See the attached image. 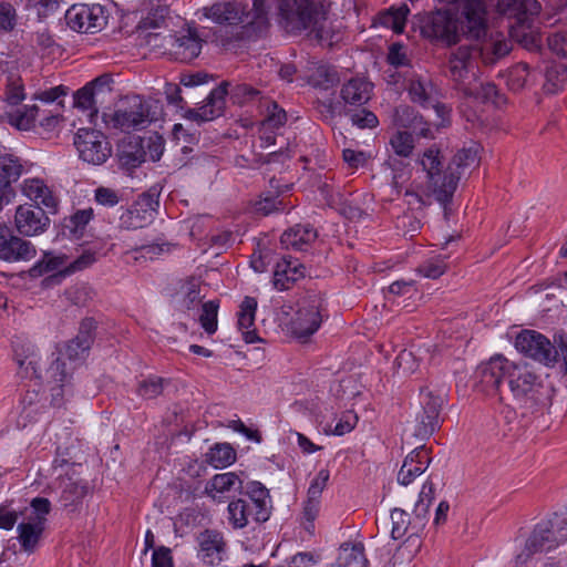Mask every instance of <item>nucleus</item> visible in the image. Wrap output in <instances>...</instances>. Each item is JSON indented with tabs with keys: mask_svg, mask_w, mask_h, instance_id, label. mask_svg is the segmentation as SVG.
<instances>
[{
	"mask_svg": "<svg viewBox=\"0 0 567 567\" xmlns=\"http://www.w3.org/2000/svg\"><path fill=\"white\" fill-rule=\"evenodd\" d=\"M244 498L256 497L258 499V506L260 509L255 511L254 520L256 523H265L270 518L271 515V499L269 491L264 484L257 481H250L243 483V488L239 492Z\"/></svg>",
	"mask_w": 567,
	"mask_h": 567,
	"instance_id": "nucleus-28",
	"label": "nucleus"
},
{
	"mask_svg": "<svg viewBox=\"0 0 567 567\" xmlns=\"http://www.w3.org/2000/svg\"><path fill=\"white\" fill-rule=\"evenodd\" d=\"M205 16L219 24H241L244 33L249 38L261 37L269 28L266 0H254L251 9L240 1L214 3L205 8Z\"/></svg>",
	"mask_w": 567,
	"mask_h": 567,
	"instance_id": "nucleus-2",
	"label": "nucleus"
},
{
	"mask_svg": "<svg viewBox=\"0 0 567 567\" xmlns=\"http://www.w3.org/2000/svg\"><path fill=\"white\" fill-rule=\"evenodd\" d=\"M442 158L441 151L435 145H432L423 152L420 164L426 173V178L430 177L432 173L443 171Z\"/></svg>",
	"mask_w": 567,
	"mask_h": 567,
	"instance_id": "nucleus-54",
	"label": "nucleus"
},
{
	"mask_svg": "<svg viewBox=\"0 0 567 567\" xmlns=\"http://www.w3.org/2000/svg\"><path fill=\"white\" fill-rule=\"evenodd\" d=\"M392 530L391 536L393 539H401L404 536L411 538L419 536L422 530L416 529V520L411 518L410 514L401 508L391 511Z\"/></svg>",
	"mask_w": 567,
	"mask_h": 567,
	"instance_id": "nucleus-37",
	"label": "nucleus"
},
{
	"mask_svg": "<svg viewBox=\"0 0 567 567\" xmlns=\"http://www.w3.org/2000/svg\"><path fill=\"white\" fill-rule=\"evenodd\" d=\"M45 378L49 382L55 384L51 389L52 391H58L55 394H52L55 399V396L62 395L63 386L71 379V374L66 371L65 362L60 357H56L45 370Z\"/></svg>",
	"mask_w": 567,
	"mask_h": 567,
	"instance_id": "nucleus-42",
	"label": "nucleus"
},
{
	"mask_svg": "<svg viewBox=\"0 0 567 567\" xmlns=\"http://www.w3.org/2000/svg\"><path fill=\"white\" fill-rule=\"evenodd\" d=\"M25 97L24 87L19 76H9L6 89V101L10 105H18Z\"/></svg>",
	"mask_w": 567,
	"mask_h": 567,
	"instance_id": "nucleus-59",
	"label": "nucleus"
},
{
	"mask_svg": "<svg viewBox=\"0 0 567 567\" xmlns=\"http://www.w3.org/2000/svg\"><path fill=\"white\" fill-rule=\"evenodd\" d=\"M537 0H497L496 9L499 13L516 18L523 22L526 17L536 16L540 11Z\"/></svg>",
	"mask_w": 567,
	"mask_h": 567,
	"instance_id": "nucleus-34",
	"label": "nucleus"
},
{
	"mask_svg": "<svg viewBox=\"0 0 567 567\" xmlns=\"http://www.w3.org/2000/svg\"><path fill=\"white\" fill-rule=\"evenodd\" d=\"M256 310V298L249 296L245 297L240 303L237 324L246 343H255L259 340L256 329L250 330L255 324Z\"/></svg>",
	"mask_w": 567,
	"mask_h": 567,
	"instance_id": "nucleus-33",
	"label": "nucleus"
},
{
	"mask_svg": "<svg viewBox=\"0 0 567 567\" xmlns=\"http://www.w3.org/2000/svg\"><path fill=\"white\" fill-rule=\"evenodd\" d=\"M476 373L486 394L498 392L503 380H507L514 399L528 410L545 406L550 400V389L527 363H514L502 354H496L480 364Z\"/></svg>",
	"mask_w": 567,
	"mask_h": 567,
	"instance_id": "nucleus-1",
	"label": "nucleus"
},
{
	"mask_svg": "<svg viewBox=\"0 0 567 567\" xmlns=\"http://www.w3.org/2000/svg\"><path fill=\"white\" fill-rule=\"evenodd\" d=\"M266 105L268 114L261 122L262 127L266 130H277L282 127L287 122L286 111L275 101H268Z\"/></svg>",
	"mask_w": 567,
	"mask_h": 567,
	"instance_id": "nucleus-52",
	"label": "nucleus"
},
{
	"mask_svg": "<svg viewBox=\"0 0 567 567\" xmlns=\"http://www.w3.org/2000/svg\"><path fill=\"white\" fill-rule=\"evenodd\" d=\"M24 172L21 159L9 153L0 154V194L4 198H13L16 184Z\"/></svg>",
	"mask_w": 567,
	"mask_h": 567,
	"instance_id": "nucleus-22",
	"label": "nucleus"
},
{
	"mask_svg": "<svg viewBox=\"0 0 567 567\" xmlns=\"http://www.w3.org/2000/svg\"><path fill=\"white\" fill-rule=\"evenodd\" d=\"M14 225L19 234L31 237L44 233L50 226V218L41 206L23 204L16 209Z\"/></svg>",
	"mask_w": 567,
	"mask_h": 567,
	"instance_id": "nucleus-16",
	"label": "nucleus"
},
{
	"mask_svg": "<svg viewBox=\"0 0 567 567\" xmlns=\"http://www.w3.org/2000/svg\"><path fill=\"white\" fill-rule=\"evenodd\" d=\"M165 383H168L166 379L157 375H151L138 383L136 392L141 398L152 400L163 393Z\"/></svg>",
	"mask_w": 567,
	"mask_h": 567,
	"instance_id": "nucleus-49",
	"label": "nucleus"
},
{
	"mask_svg": "<svg viewBox=\"0 0 567 567\" xmlns=\"http://www.w3.org/2000/svg\"><path fill=\"white\" fill-rule=\"evenodd\" d=\"M443 398L431 391L421 390L420 408L415 412V426L413 435L426 440L440 427V412Z\"/></svg>",
	"mask_w": 567,
	"mask_h": 567,
	"instance_id": "nucleus-10",
	"label": "nucleus"
},
{
	"mask_svg": "<svg viewBox=\"0 0 567 567\" xmlns=\"http://www.w3.org/2000/svg\"><path fill=\"white\" fill-rule=\"evenodd\" d=\"M406 4H402L398 9H390L379 14L378 21L381 25L390 28L394 33H402L406 22V16L409 13Z\"/></svg>",
	"mask_w": 567,
	"mask_h": 567,
	"instance_id": "nucleus-44",
	"label": "nucleus"
},
{
	"mask_svg": "<svg viewBox=\"0 0 567 567\" xmlns=\"http://www.w3.org/2000/svg\"><path fill=\"white\" fill-rule=\"evenodd\" d=\"M324 299L320 293H307L299 303L292 322L293 332L299 338L312 336L321 326Z\"/></svg>",
	"mask_w": 567,
	"mask_h": 567,
	"instance_id": "nucleus-9",
	"label": "nucleus"
},
{
	"mask_svg": "<svg viewBox=\"0 0 567 567\" xmlns=\"http://www.w3.org/2000/svg\"><path fill=\"white\" fill-rule=\"evenodd\" d=\"M80 157L93 165H101L111 156L112 148L104 134L99 131L80 128L74 137Z\"/></svg>",
	"mask_w": 567,
	"mask_h": 567,
	"instance_id": "nucleus-11",
	"label": "nucleus"
},
{
	"mask_svg": "<svg viewBox=\"0 0 567 567\" xmlns=\"http://www.w3.org/2000/svg\"><path fill=\"white\" fill-rule=\"evenodd\" d=\"M102 120L107 127L131 132L144 128L150 120V109L141 99H133L113 113H102Z\"/></svg>",
	"mask_w": 567,
	"mask_h": 567,
	"instance_id": "nucleus-8",
	"label": "nucleus"
},
{
	"mask_svg": "<svg viewBox=\"0 0 567 567\" xmlns=\"http://www.w3.org/2000/svg\"><path fill=\"white\" fill-rule=\"evenodd\" d=\"M556 547L558 544L554 520L537 524L526 542V549L529 554L550 551Z\"/></svg>",
	"mask_w": 567,
	"mask_h": 567,
	"instance_id": "nucleus-27",
	"label": "nucleus"
},
{
	"mask_svg": "<svg viewBox=\"0 0 567 567\" xmlns=\"http://www.w3.org/2000/svg\"><path fill=\"white\" fill-rule=\"evenodd\" d=\"M477 150L475 147L462 148L457 151L447 164L460 177L465 169L477 163Z\"/></svg>",
	"mask_w": 567,
	"mask_h": 567,
	"instance_id": "nucleus-48",
	"label": "nucleus"
},
{
	"mask_svg": "<svg viewBox=\"0 0 567 567\" xmlns=\"http://www.w3.org/2000/svg\"><path fill=\"white\" fill-rule=\"evenodd\" d=\"M93 208L79 209L72 214L64 221V227L69 230L70 235L75 238H82L87 224L93 219Z\"/></svg>",
	"mask_w": 567,
	"mask_h": 567,
	"instance_id": "nucleus-45",
	"label": "nucleus"
},
{
	"mask_svg": "<svg viewBox=\"0 0 567 567\" xmlns=\"http://www.w3.org/2000/svg\"><path fill=\"white\" fill-rule=\"evenodd\" d=\"M320 498L311 495H307V501L303 504L302 515L307 524L305 525L306 530L312 533L315 529V519L319 514Z\"/></svg>",
	"mask_w": 567,
	"mask_h": 567,
	"instance_id": "nucleus-62",
	"label": "nucleus"
},
{
	"mask_svg": "<svg viewBox=\"0 0 567 567\" xmlns=\"http://www.w3.org/2000/svg\"><path fill=\"white\" fill-rule=\"evenodd\" d=\"M39 113L40 109L38 105L28 106L23 112L18 111L12 115L10 123L19 130L28 131L34 126Z\"/></svg>",
	"mask_w": 567,
	"mask_h": 567,
	"instance_id": "nucleus-56",
	"label": "nucleus"
},
{
	"mask_svg": "<svg viewBox=\"0 0 567 567\" xmlns=\"http://www.w3.org/2000/svg\"><path fill=\"white\" fill-rule=\"evenodd\" d=\"M236 455L229 443H215L205 454V462L215 468H225L236 461Z\"/></svg>",
	"mask_w": 567,
	"mask_h": 567,
	"instance_id": "nucleus-39",
	"label": "nucleus"
},
{
	"mask_svg": "<svg viewBox=\"0 0 567 567\" xmlns=\"http://www.w3.org/2000/svg\"><path fill=\"white\" fill-rule=\"evenodd\" d=\"M172 49L176 60L190 62L200 53L202 39L198 37L196 30L188 28L186 34L175 38Z\"/></svg>",
	"mask_w": 567,
	"mask_h": 567,
	"instance_id": "nucleus-31",
	"label": "nucleus"
},
{
	"mask_svg": "<svg viewBox=\"0 0 567 567\" xmlns=\"http://www.w3.org/2000/svg\"><path fill=\"white\" fill-rule=\"evenodd\" d=\"M461 177L447 165L445 169L432 173L426 178L429 193L443 206L445 215L452 203Z\"/></svg>",
	"mask_w": 567,
	"mask_h": 567,
	"instance_id": "nucleus-17",
	"label": "nucleus"
},
{
	"mask_svg": "<svg viewBox=\"0 0 567 567\" xmlns=\"http://www.w3.org/2000/svg\"><path fill=\"white\" fill-rule=\"evenodd\" d=\"M65 295L71 303L78 307H84L93 299L94 292L89 286L81 285L71 287L66 290Z\"/></svg>",
	"mask_w": 567,
	"mask_h": 567,
	"instance_id": "nucleus-61",
	"label": "nucleus"
},
{
	"mask_svg": "<svg viewBox=\"0 0 567 567\" xmlns=\"http://www.w3.org/2000/svg\"><path fill=\"white\" fill-rule=\"evenodd\" d=\"M65 21L73 31L93 34L106 25V16L100 4H73L65 12Z\"/></svg>",
	"mask_w": 567,
	"mask_h": 567,
	"instance_id": "nucleus-12",
	"label": "nucleus"
},
{
	"mask_svg": "<svg viewBox=\"0 0 567 567\" xmlns=\"http://www.w3.org/2000/svg\"><path fill=\"white\" fill-rule=\"evenodd\" d=\"M447 269V265L444 259L441 258H432L417 267V271L425 278L437 279L441 277Z\"/></svg>",
	"mask_w": 567,
	"mask_h": 567,
	"instance_id": "nucleus-58",
	"label": "nucleus"
},
{
	"mask_svg": "<svg viewBox=\"0 0 567 567\" xmlns=\"http://www.w3.org/2000/svg\"><path fill=\"white\" fill-rule=\"evenodd\" d=\"M18 23V13L12 3L0 2V32H12Z\"/></svg>",
	"mask_w": 567,
	"mask_h": 567,
	"instance_id": "nucleus-57",
	"label": "nucleus"
},
{
	"mask_svg": "<svg viewBox=\"0 0 567 567\" xmlns=\"http://www.w3.org/2000/svg\"><path fill=\"white\" fill-rule=\"evenodd\" d=\"M27 379H29V383L24 384V393L20 400V417L32 421L44 409V392L40 381L41 373H39V377H28Z\"/></svg>",
	"mask_w": 567,
	"mask_h": 567,
	"instance_id": "nucleus-23",
	"label": "nucleus"
},
{
	"mask_svg": "<svg viewBox=\"0 0 567 567\" xmlns=\"http://www.w3.org/2000/svg\"><path fill=\"white\" fill-rule=\"evenodd\" d=\"M32 514L29 516L34 522L47 523V515L51 512V502L45 497H35L31 501Z\"/></svg>",
	"mask_w": 567,
	"mask_h": 567,
	"instance_id": "nucleus-63",
	"label": "nucleus"
},
{
	"mask_svg": "<svg viewBox=\"0 0 567 567\" xmlns=\"http://www.w3.org/2000/svg\"><path fill=\"white\" fill-rule=\"evenodd\" d=\"M227 95H229L234 104L238 105H245L264 99L262 92L248 83L231 85L228 81H223L210 91L206 97L205 105L198 109H187L185 117L200 124L221 116L225 111Z\"/></svg>",
	"mask_w": 567,
	"mask_h": 567,
	"instance_id": "nucleus-3",
	"label": "nucleus"
},
{
	"mask_svg": "<svg viewBox=\"0 0 567 567\" xmlns=\"http://www.w3.org/2000/svg\"><path fill=\"white\" fill-rule=\"evenodd\" d=\"M96 261V257L94 252L91 251H84L81 256H79L75 260L70 262L68 266L63 268L62 271L59 274H54L53 276H50L44 279V281H56L60 282V280L71 274H74L76 271L83 270L91 265H93Z\"/></svg>",
	"mask_w": 567,
	"mask_h": 567,
	"instance_id": "nucleus-47",
	"label": "nucleus"
},
{
	"mask_svg": "<svg viewBox=\"0 0 567 567\" xmlns=\"http://www.w3.org/2000/svg\"><path fill=\"white\" fill-rule=\"evenodd\" d=\"M243 483L244 481L234 472L216 474L206 483L204 493L213 501L221 503L224 499L219 494L230 491L239 493Z\"/></svg>",
	"mask_w": 567,
	"mask_h": 567,
	"instance_id": "nucleus-30",
	"label": "nucleus"
},
{
	"mask_svg": "<svg viewBox=\"0 0 567 567\" xmlns=\"http://www.w3.org/2000/svg\"><path fill=\"white\" fill-rule=\"evenodd\" d=\"M309 29H311V33H313L315 38L320 43L332 45L340 39L339 34L332 29L330 22H328L327 13L323 9L319 11L318 19H316V22L313 21V23H311Z\"/></svg>",
	"mask_w": 567,
	"mask_h": 567,
	"instance_id": "nucleus-43",
	"label": "nucleus"
},
{
	"mask_svg": "<svg viewBox=\"0 0 567 567\" xmlns=\"http://www.w3.org/2000/svg\"><path fill=\"white\" fill-rule=\"evenodd\" d=\"M316 85L328 90L339 82L338 72L334 68L321 65L315 73Z\"/></svg>",
	"mask_w": 567,
	"mask_h": 567,
	"instance_id": "nucleus-60",
	"label": "nucleus"
},
{
	"mask_svg": "<svg viewBox=\"0 0 567 567\" xmlns=\"http://www.w3.org/2000/svg\"><path fill=\"white\" fill-rule=\"evenodd\" d=\"M409 99L412 103L423 109H435L439 114L446 110V106L439 102V92L433 81L416 73H413L405 86Z\"/></svg>",
	"mask_w": 567,
	"mask_h": 567,
	"instance_id": "nucleus-15",
	"label": "nucleus"
},
{
	"mask_svg": "<svg viewBox=\"0 0 567 567\" xmlns=\"http://www.w3.org/2000/svg\"><path fill=\"white\" fill-rule=\"evenodd\" d=\"M529 73V66L526 63H518L511 72L508 76V85L512 90H520L525 86L527 76Z\"/></svg>",
	"mask_w": 567,
	"mask_h": 567,
	"instance_id": "nucleus-64",
	"label": "nucleus"
},
{
	"mask_svg": "<svg viewBox=\"0 0 567 567\" xmlns=\"http://www.w3.org/2000/svg\"><path fill=\"white\" fill-rule=\"evenodd\" d=\"M146 151L143 140L138 136H128L117 145V161L121 168L131 171L138 167L145 161Z\"/></svg>",
	"mask_w": 567,
	"mask_h": 567,
	"instance_id": "nucleus-26",
	"label": "nucleus"
},
{
	"mask_svg": "<svg viewBox=\"0 0 567 567\" xmlns=\"http://www.w3.org/2000/svg\"><path fill=\"white\" fill-rule=\"evenodd\" d=\"M90 493V486L86 481H73L68 478L63 482L59 503L69 514L80 513L83 507V501Z\"/></svg>",
	"mask_w": 567,
	"mask_h": 567,
	"instance_id": "nucleus-24",
	"label": "nucleus"
},
{
	"mask_svg": "<svg viewBox=\"0 0 567 567\" xmlns=\"http://www.w3.org/2000/svg\"><path fill=\"white\" fill-rule=\"evenodd\" d=\"M218 300H209L202 306L199 322L202 328L209 334L217 330Z\"/></svg>",
	"mask_w": 567,
	"mask_h": 567,
	"instance_id": "nucleus-51",
	"label": "nucleus"
},
{
	"mask_svg": "<svg viewBox=\"0 0 567 567\" xmlns=\"http://www.w3.org/2000/svg\"><path fill=\"white\" fill-rule=\"evenodd\" d=\"M13 359L18 364V374L21 378L39 377V358L34 346L24 337L16 336L12 341Z\"/></svg>",
	"mask_w": 567,
	"mask_h": 567,
	"instance_id": "nucleus-19",
	"label": "nucleus"
},
{
	"mask_svg": "<svg viewBox=\"0 0 567 567\" xmlns=\"http://www.w3.org/2000/svg\"><path fill=\"white\" fill-rule=\"evenodd\" d=\"M22 192L34 203L33 205L43 206L49 213L56 212L58 200L42 179H25Z\"/></svg>",
	"mask_w": 567,
	"mask_h": 567,
	"instance_id": "nucleus-32",
	"label": "nucleus"
},
{
	"mask_svg": "<svg viewBox=\"0 0 567 567\" xmlns=\"http://www.w3.org/2000/svg\"><path fill=\"white\" fill-rule=\"evenodd\" d=\"M97 327L99 323L94 318L85 317L80 321L78 333L73 339L80 342L81 346L91 349L95 340Z\"/></svg>",
	"mask_w": 567,
	"mask_h": 567,
	"instance_id": "nucleus-53",
	"label": "nucleus"
},
{
	"mask_svg": "<svg viewBox=\"0 0 567 567\" xmlns=\"http://www.w3.org/2000/svg\"><path fill=\"white\" fill-rule=\"evenodd\" d=\"M113 97V78L103 73L73 94V106L85 113L91 123H94L101 109Z\"/></svg>",
	"mask_w": 567,
	"mask_h": 567,
	"instance_id": "nucleus-4",
	"label": "nucleus"
},
{
	"mask_svg": "<svg viewBox=\"0 0 567 567\" xmlns=\"http://www.w3.org/2000/svg\"><path fill=\"white\" fill-rule=\"evenodd\" d=\"M228 522L234 529L245 528L249 520H247V499L239 495L238 498L229 502L228 507Z\"/></svg>",
	"mask_w": 567,
	"mask_h": 567,
	"instance_id": "nucleus-46",
	"label": "nucleus"
},
{
	"mask_svg": "<svg viewBox=\"0 0 567 567\" xmlns=\"http://www.w3.org/2000/svg\"><path fill=\"white\" fill-rule=\"evenodd\" d=\"M394 153L401 157H409L414 150V138L410 132L399 131L390 140Z\"/></svg>",
	"mask_w": 567,
	"mask_h": 567,
	"instance_id": "nucleus-55",
	"label": "nucleus"
},
{
	"mask_svg": "<svg viewBox=\"0 0 567 567\" xmlns=\"http://www.w3.org/2000/svg\"><path fill=\"white\" fill-rule=\"evenodd\" d=\"M373 87L368 79L353 76L342 84L340 99L346 109H360L371 100Z\"/></svg>",
	"mask_w": 567,
	"mask_h": 567,
	"instance_id": "nucleus-20",
	"label": "nucleus"
},
{
	"mask_svg": "<svg viewBox=\"0 0 567 567\" xmlns=\"http://www.w3.org/2000/svg\"><path fill=\"white\" fill-rule=\"evenodd\" d=\"M516 350L547 368L556 364L561 367V354L558 344L536 330H522L515 338Z\"/></svg>",
	"mask_w": 567,
	"mask_h": 567,
	"instance_id": "nucleus-6",
	"label": "nucleus"
},
{
	"mask_svg": "<svg viewBox=\"0 0 567 567\" xmlns=\"http://www.w3.org/2000/svg\"><path fill=\"white\" fill-rule=\"evenodd\" d=\"M306 267L297 259L284 256L276 264L274 271V287L279 291L289 290L301 278L305 277Z\"/></svg>",
	"mask_w": 567,
	"mask_h": 567,
	"instance_id": "nucleus-25",
	"label": "nucleus"
},
{
	"mask_svg": "<svg viewBox=\"0 0 567 567\" xmlns=\"http://www.w3.org/2000/svg\"><path fill=\"white\" fill-rule=\"evenodd\" d=\"M199 545L198 558L206 566H218L226 557L227 543L223 534L216 529H205L197 537Z\"/></svg>",
	"mask_w": 567,
	"mask_h": 567,
	"instance_id": "nucleus-18",
	"label": "nucleus"
},
{
	"mask_svg": "<svg viewBox=\"0 0 567 567\" xmlns=\"http://www.w3.org/2000/svg\"><path fill=\"white\" fill-rule=\"evenodd\" d=\"M473 50L471 45H461L449 58L450 76L462 94H471V85L476 82L475 73H471Z\"/></svg>",
	"mask_w": 567,
	"mask_h": 567,
	"instance_id": "nucleus-13",
	"label": "nucleus"
},
{
	"mask_svg": "<svg viewBox=\"0 0 567 567\" xmlns=\"http://www.w3.org/2000/svg\"><path fill=\"white\" fill-rule=\"evenodd\" d=\"M17 529L22 550L29 554L34 553L43 535L45 525H43L42 522H34L28 518V522L20 523Z\"/></svg>",
	"mask_w": 567,
	"mask_h": 567,
	"instance_id": "nucleus-35",
	"label": "nucleus"
},
{
	"mask_svg": "<svg viewBox=\"0 0 567 567\" xmlns=\"http://www.w3.org/2000/svg\"><path fill=\"white\" fill-rule=\"evenodd\" d=\"M471 94H463L465 97L475 99L482 103H493L501 106L505 103V97L499 93L497 86L492 82L480 83L477 81L471 85Z\"/></svg>",
	"mask_w": 567,
	"mask_h": 567,
	"instance_id": "nucleus-41",
	"label": "nucleus"
},
{
	"mask_svg": "<svg viewBox=\"0 0 567 567\" xmlns=\"http://www.w3.org/2000/svg\"><path fill=\"white\" fill-rule=\"evenodd\" d=\"M431 460L430 450L425 445L416 446L405 456L398 473V482L404 486L409 485L425 472Z\"/></svg>",
	"mask_w": 567,
	"mask_h": 567,
	"instance_id": "nucleus-21",
	"label": "nucleus"
},
{
	"mask_svg": "<svg viewBox=\"0 0 567 567\" xmlns=\"http://www.w3.org/2000/svg\"><path fill=\"white\" fill-rule=\"evenodd\" d=\"M368 559L364 555V546L362 543L353 545L343 544L340 547L336 564L331 567H367Z\"/></svg>",
	"mask_w": 567,
	"mask_h": 567,
	"instance_id": "nucleus-38",
	"label": "nucleus"
},
{
	"mask_svg": "<svg viewBox=\"0 0 567 567\" xmlns=\"http://www.w3.org/2000/svg\"><path fill=\"white\" fill-rule=\"evenodd\" d=\"M344 114L351 123L359 128H375L379 125L378 116L367 109H344Z\"/></svg>",
	"mask_w": 567,
	"mask_h": 567,
	"instance_id": "nucleus-50",
	"label": "nucleus"
},
{
	"mask_svg": "<svg viewBox=\"0 0 567 567\" xmlns=\"http://www.w3.org/2000/svg\"><path fill=\"white\" fill-rule=\"evenodd\" d=\"M159 206V194L154 190L144 192L128 209L130 218L152 219Z\"/></svg>",
	"mask_w": 567,
	"mask_h": 567,
	"instance_id": "nucleus-36",
	"label": "nucleus"
},
{
	"mask_svg": "<svg viewBox=\"0 0 567 567\" xmlns=\"http://www.w3.org/2000/svg\"><path fill=\"white\" fill-rule=\"evenodd\" d=\"M318 234L316 228L310 224H297L286 231L280 237L281 245L287 249L307 250L312 243L317 239Z\"/></svg>",
	"mask_w": 567,
	"mask_h": 567,
	"instance_id": "nucleus-29",
	"label": "nucleus"
},
{
	"mask_svg": "<svg viewBox=\"0 0 567 567\" xmlns=\"http://www.w3.org/2000/svg\"><path fill=\"white\" fill-rule=\"evenodd\" d=\"M37 255L34 245L14 235L12 228L0 224V259L8 262L29 261Z\"/></svg>",
	"mask_w": 567,
	"mask_h": 567,
	"instance_id": "nucleus-14",
	"label": "nucleus"
},
{
	"mask_svg": "<svg viewBox=\"0 0 567 567\" xmlns=\"http://www.w3.org/2000/svg\"><path fill=\"white\" fill-rule=\"evenodd\" d=\"M421 34L449 47L460 41L458 20L451 10H435L415 16Z\"/></svg>",
	"mask_w": 567,
	"mask_h": 567,
	"instance_id": "nucleus-5",
	"label": "nucleus"
},
{
	"mask_svg": "<svg viewBox=\"0 0 567 567\" xmlns=\"http://www.w3.org/2000/svg\"><path fill=\"white\" fill-rule=\"evenodd\" d=\"M322 6L312 0H279L280 23L290 33H299L310 28L318 19Z\"/></svg>",
	"mask_w": 567,
	"mask_h": 567,
	"instance_id": "nucleus-7",
	"label": "nucleus"
},
{
	"mask_svg": "<svg viewBox=\"0 0 567 567\" xmlns=\"http://www.w3.org/2000/svg\"><path fill=\"white\" fill-rule=\"evenodd\" d=\"M66 260L65 255L55 256L52 252H44L42 258L30 268L29 275L32 278H38L53 271L59 274L68 266Z\"/></svg>",
	"mask_w": 567,
	"mask_h": 567,
	"instance_id": "nucleus-40",
	"label": "nucleus"
}]
</instances>
